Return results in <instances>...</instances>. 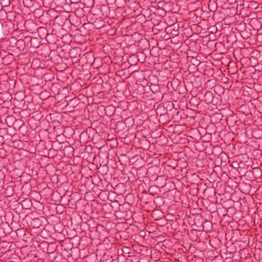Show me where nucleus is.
I'll return each instance as SVG.
<instances>
[{"label": "nucleus", "instance_id": "nucleus-5", "mask_svg": "<svg viewBox=\"0 0 262 262\" xmlns=\"http://www.w3.org/2000/svg\"><path fill=\"white\" fill-rule=\"evenodd\" d=\"M153 186H150L148 188V194H151L152 196L148 197V204H150V207H151V210L148 209V213L150 211L152 213L150 214V216L153 218L155 220H158L159 219V216L157 215V213H160V211L158 209H156V207L157 206L155 205V199H158V198H154L152 193H150V190Z\"/></svg>", "mask_w": 262, "mask_h": 262}, {"label": "nucleus", "instance_id": "nucleus-3", "mask_svg": "<svg viewBox=\"0 0 262 262\" xmlns=\"http://www.w3.org/2000/svg\"><path fill=\"white\" fill-rule=\"evenodd\" d=\"M160 161L159 159L155 158L152 160L148 161V173L150 174V181H156L158 178V172L159 171V165Z\"/></svg>", "mask_w": 262, "mask_h": 262}, {"label": "nucleus", "instance_id": "nucleus-4", "mask_svg": "<svg viewBox=\"0 0 262 262\" xmlns=\"http://www.w3.org/2000/svg\"><path fill=\"white\" fill-rule=\"evenodd\" d=\"M151 43L153 45L152 49L150 50V57L148 59V60L150 61L148 62V64L152 65V64L155 65L156 64L157 62L159 61V49L157 47L158 42L156 40H154V38H151Z\"/></svg>", "mask_w": 262, "mask_h": 262}, {"label": "nucleus", "instance_id": "nucleus-17", "mask_svg": "<svg viewBox=\"0 0 262 262\" xmlns=\"http://www.w3.org/2000/svg\"><path fill=\"white\" fill-rule=\"evenodd\" d=\"M150 43L149 42V41L148 40V45H149V47L150 46Z\"/></svg>", "mask_w": 262, "mask_h": 262}, {"label": "nucleus", "instance_id": "nucleus-9", "mask_svg": "<svg viewBox=\"0 0 262 262\" xmlns=\"http://www.w3.org/2000/svg\"><path fill=\"white\" fill-rule=\"evenodd\" d=\"M158 123V120L157 116L155 114L150 115V117H148V124H157Z\"/></svg>", "mask_w": 262, "mask_h": 262}, {"label": "nucleus", "instance_id": "nucleus-14", "mask_svg": "<svg viewBox=\"0 0 262 262\" xmlns=\"http://www.w3.org/2000/svg\"><path fill=\"white\" fill-rule=\"evenodd\" d=\"M150 253H151V255H150L151 257H150V258H151V259H152V251H151Z\"/></svg>", "mask_w": 262, "mask_h": 262}, {"label": "nucleus", "instance_id": "nucleus-16", "mask_svg": "<svg viewBox=\"0 0 262 262\" xmlns=\"http://www.w3.org/2000/svg\"><path fill=\"white\" fill-rule=\"evenodd\" d=\"M143 182H144V181H143ZM143 184V185H145L146 186L145 183H144Z\"/></svg>", "mask_w": 262, "mask_h": 262}, {"label": "nucleus", "instance_id": "nucleus-11", "mask_svg": "<svg viewBox=\"0 0 262 262\" xmlns=\"http://www.w3.org/2000/svg\"><path fill=\"white\" fill-rule=\"evenodd\" d=\"M158 124H148V129H150L151 131L153 133H155L156 131L157 130V128L158 127Z\"/></svg>", "mask_w": 262, "mask_h": 262}, {"label": "nucleus", "instance_id": "nucleus-12", "mask_svg": "<svg viewBox=\"0 0 262 262\" xmlns=\"http://www.w3.org/2000/svg\"><path fill=\"white\" fill-rule=\"evenodd\" d=\"M139 233L140 235L144 237V238L145 239V237L146 236V232L144 230H141Z\"/></svg>", "mask_w": 262, "mask_h": 262}, {"label": "nucleus", "instance_id": "nucleus-2", "mask_svg": "<svg viewBox=\"0 0 262 262\" xmlns=\"http://www.w3.org/2000/svg\"><path fill=\"white\" fill-rule=\"evenodd\" d=\"M160 95L161 93L158 84H152V83H151L149 89L148 90V99L151 101H153L154 103L151 102L150 105L153 104L154 106H155L156 102L159 100Z\"/></svg>", "mask_w": 262, "mask_h": 262}, {"label": "nucleus", "instance_id": "nucleus-13", "mask_svg": "<svg viewBox=\"0 0 262 262\" xmlns=\"http://www.w3.org/2000/svg\"><path fill=\"white\" fill-rule=\"evenodd\" d=\"M159 257H156L155 259H154V261L155 262H160L159 260Z\"/></svg>", "mask_w": 262, "mask_h": 262}, {"label": "nucleus", "instance_id": "nucleus-6", "mask_svg": "<svg viewBox=\"0 0 262 262\" xmlns=\"http://www.w3.org/2000/svg\"><path fill=\"white\" fill-rule=\"evenodd\" d=\"M148 237L150 236L152 240L155 241V242H156L157 239H155V238H158L159 237V231L157 224L152 222L150 226L148 227ZM150 243H152V241H150ZM149 244H150V246H154L155 241H153V244L149 243Z\"/></svg>", "mask_w": 262, "mask_h": 262}, {"label": "nucleus", "instance_id": "nucleus-19", "mask_svg": "<svg viewBox=\"0 0 262 262\" xmlns=\"http://www.w3.org/2000/svg\"><path fill=\"white\" fill-rule=\"evenodd\" d=\"M143 138H145H145H146V137H145V136H143Z\"/></svg>", "mask_w": 262, "mask_h": 262}, {"label": "nucleus", "instance_id": "nucleus-20", "mask_svg": "<svg viewBox=\"0 0 262 262\" xmlns=\"http://www.w3.org/2000/svg\"><path fill=\"white\" fill-rule=\"evenodd\" d=\"M149 262H150V261H149Z\"/></svg>", "mask_w": 262, "mask_h": 262}, {"label": "nucleus", "instance_id": "nucleus-7", "mask_svg": "<svg viewBox=\"0 0 262 262\" xmlns=\"http://www.w3.org/2000/svg\"><path fill=\"white\" fill-rule=\"evenodd\" d=\"M139 194L138 197L140 200L141 203L142 204L143 207L144 208L145 206L147 204V196H146L147 192L144 189L143 184L139 185L138 187Z\"/></svg>", "mask_w": 262, "mask_h": 262}, {"label": "nucleus", "instance_id": "nucleus-1", "mask_svg": "<svg viewBox=\"0 0 262 262\" xmlns=\"http://www.w3.org/2000/svg\"><path fill=\"white\" fill-rule=\"evenodd\" d=\"M160 0H148L150 3V7L148 9L152 12L148 15V32L152 33L154 35L157 34L160 30V16L157 12L160 8L158 3Z\"/></svg>", "mask_w": 262, "mask_h": 262}, {"label": "nucleus", "instance_id": "nucleus-10", "mask_svg": "<svg viewBox=\"0 0 262 262\" xmlns=\"http://www.w3.org/2000/svg\"><path fill=\"white\" fill-rule=\"evenodd\" d=\"M148 79L150 81H152V84H158V79L157 76L150 74L148 75Z\"/></svg>", "mask_w": 262, "mask_h": 262}, {"label": "nucleus", "instance_id": "nucleus-18", "mask_svg": "<svg viewBox=\"0 0 262 262\" xmlns=\"http://www.w3.org/2000/svg\"><path fill=\"white\" fill-rule=\"evenodd\" d=\"M149 68V66H148V68ZM150 70L148 69V71L149 72Z\"/></svg>", "mask_w": 262, "mask_h": 262}, {"label": "nucleus", "instance_id": "nucleus-8", "mask_svg": "<svg viewBox=\"0 0 262 262\" xmlns=\"http://www.w3.org/2000/svg\"><path fill=\"white\" fill-rule=\"evenodd\" d=\"M160 155V154L156 145L154 143H150L148 146V161H150V159L152 157H154V159L155 158L158 159Z\"/></svg>", "mask_w": 262, "mask_h": 262}, {"label": "nucleus", "instance_id": "nucleus-15", "mask_svg": "<svg viewBox=\"0 0 262 262\" xmlns=\"http://www.w3.org/2000/svg\"><path fill=\"white\" fill-rule=\"evenodd\" d=\"M151 112H152V113H155V111H152V109L151 110Z\"/></svg>", "mask_w": 262, "mask_h": 262}]
</instances>
